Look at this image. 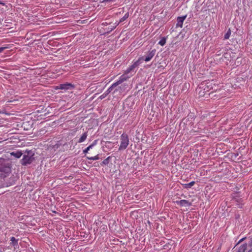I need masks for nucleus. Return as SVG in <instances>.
<instances>
[{
	"instance_id": "nucleus-13",
	"label": "nucleus",
	"mask_w": 252,
	"mask_h": 252,
	"mask_svg": "<svg viewBox=\"0 0 252 252\" xmlns=\"http://www.w3.org/2000/svg\"><path fill=\"white\" fill-rule=\"evenodd\" d=\"M97 142V140H94L93 143L89 146L87 148H86L85 150H83V153L86 154L88 153V152L90 150V149H92L94 146H95Z\"/></svg>"
},
{
	"instance_id": "nucleus-4",
	"label": "nucleus",
	"mask_w": 252,
	"mask_h": 252,
	"mask_svg": "<svg viewBox=\"0 0 252 252\" xmlns=\"http://www.w3.org/2000/svg\"><path fill=\"white\" fill-rule=\"evenodd\" d=\"M121 144L119 148V150H125L129 144V138L127 134L123 133L120 137Z\"/></svg>"
},
{
	"instance_id": "nucleus-25",
	"label": "nucleus",
	"mask_w": 252,
	"mask_h": 252,
	"mask_svg": "<svg viewBox=\"0 0 252 252\" xmlns=\"http://www.w3.org/2000/svg\"><path fill=\"white\" fill-rule=\"evenodd\" d=\"M6 48H7V47H0V53H1Z\"/></svg>"
},
{
	"instance_id": "nucleus-3",
	"label": "nucleus",
	"mask_w": 252,
	"mask_h": 252,
	"mask_svg": "<svg viewBox=\"0 0 252 252\" xmlns=\"http://www.w3.org/2000/svg\"><path fill=\"white\" fill-rule=\"evenodd\" d=\"M196 91L199 97H204L211 94V93H208L209 91V86L205 83H202Z\"/></svg>"
},
{
	"instance_id": "nucleus-16",
	"label": "nucleus",
	"mask_w": 252,
	"mask_h": 252,
	"mask_svg": "<svg viewBox=\"0 0 252 252\" xmlns=\"http://www.w3.org/2000/svg\"><path fill=\"white\" fill-rule=\"evenodd\" d=\"M88 136L87 132H84L82 135L81 136V137L79 138L78 142V143H82L84 142L87 138Z\"/></svg>"
},
{
	"instance_id": "nucleus-10",
	"label": "nucleus",
	"mask_w": 252,
	"mask_h": 252,
	"mask_svg": "<svg viewBox=\"0 0 252 252\" xmlns=\"http://www.w3.org/2000/svg\"><path fill=\"white\" fill-rule=\"evenodd\" d=\"M187 17V15L178 17L177 19V23L176 25V27L182 28L184 20Z\"/></svg>"
},
{
	"instance_id": "nucleus-33",
	"label": "nucleus",
	"mask_w": 252,
	"mask_h": 252,
	"mask_svg": "<svg viewBox=\"0 0 252 252\" xmlns=\"http://www.w3.org/2000/svg\"><path fill=\"white\" fill-rule=\"evenodd\" d=\"M1 175H2V174H1ZM3 175H4L3 177H6V175H5L4 174H3Z\"/></svg>"
},
{
	"instance_id": "nucleus-9",
	"label": "nucleus",
	"mask_w": 252,
	"mask_h": 252,
	"mask_svg": "<svg viewBox=\"0 0 252 252\" xmlns=\"http://www.w3.org/2000/svg\"><path fill=\"white\" fill-rule=\"evenodd\" d=\"M74 88L73 85H72L71 83H66V84H60L59 86V89L61 90H71Z\"/></svg>"
},
{
	"instance_id": "nucleus-11",
	"label": "nucleus",
	"mask_w": 252,
	"mask_h": 252,
	"mask_svg": "<svg viewBox=\"0 0 252 252\" xmlns=\"http://www.w3.org/2000/svg\"><path fill=\"white\" fill-rule=\"evenodd\" d=\"M176 203L181 206H190L191 205V203L186 200H178Z\"/></svg>"
},
{
	"instance_id": "nucleus-14",
	"label": "nucleus",
	"mask_w": 252,
	"mask_h": 252,
	"mask_svg": "<svg viewBox=\"0 0 252 252\" xmlns=\"http://www.w3.org/2000/svg\"><path fill=\"white\" fill-rule=\"evenodd\" d=\"M195 184V182L194 181H191L190 182H189V183H187V184H182L183 187L185 188V189H189V188H191V187H192Z\"/></svg>"
},
{
	"instance_id": "nucleus-20",
	"label": "nucleus",
	"mask_w": 252,
	"mask_h": 252,
	"mask_svg": "<svg viewBox=\"0 0 252 252\" xmlns=\"http://www.w3.org/2000/svg\"><path fill=\"white\" fill-rule=\"evenodd\" d=\"M231 30L230 29H229L226 32V33L224 34V39H227L229 38L230 34H231Z\"/></svg>"
},
{
	"instance_id": "nucleus-24",
	"label": "nucleus",
	"mask_w": 252,
	"mask_h": 252,
	"mask_svg": "<svg viewBox=\"0 0 252 252\" xmlns=\"http://www.w3.org/2000/svg\"><path fill=\"white\" fill-rule=\"evenodd\" d=\"M116 0H103V1L108 2V3H112L116 1Z\"/></svg>"
},
{
	"instance_id": "nucleus-32",
	"label": "nucleus",
	"mask_w": 252,
	"mask_h": 252,
	"mask_svg": "<svg viewBox=\"0 0 252 252\" xmlns=\"http://www.w3.org/2000/svg\"><path fill=\"white\" fill-rule=\"evenodd\" d=\"M164 161H165V162H166V160H165V159H163V162H164Z\"/></svg>"
},
{
	"instance_id": "nucleus-18",
	"label": "nucleus",
	"mask_w": 252,
	"mask_h": 252,
	"mask_svg": "<svg viewBox=\"0 0 252 252\" xmlns=\"http://www.w3.org/2000/svg\"><path fill=\"white\" fill-rule=\"evenodd\" d=\"M129 16V13L128 12L126 13L125 14V15L122 18L120 19L119 23H122V22H124V21H125L126 19H127L128 18Z\"/></svg>"
},
{
	"instance_id": "nucleus-7",
	"label": "nucleus",
	"mask_w": 252,
	"mask_h": 252,
	"mask_svg": "<svg viewBox=\"0 0 252 252\" xmlns=\"http://www.w3.org/2000/svg\"><path fill=\"white\" fill-rule=\"evenodd\" d=\"M118 91V88H116L115 86H113L112 84L108 89L105 92L102 94H101L99 96V98L100 99H102L106 97L107 95L110 94V93L112 92V94H115L116 92Z\"/></svg>"
},
{
	"instance_id": "nucleus-6",
	"label": "nucleus",
	"mask_w": 252,
	"mask_h": 252,
	"mask_svg": "<svg viewBox=\"0 0 252 252\" xmlns=\"http://www.w3.org/2000/svg\"><path fill=\"white\" fill-rule=\"evenodd\" d=\"M131 76V75H129L127 73H126V72H125V73L124 74H123L122 75H121L120 76V77L119 78V80L117 82L114 83L113 84V85L116 88H118V91H119L120 89H121V87H118V86L120 84H122L124 81L127 80Z\"/></svg>"
},
{
	"instance_id": "nucleus-26",
	"label": "nucleus",
	"mask_w": 252,
	"mask_h": 252,
	"mask_svg": "<svg viewBox=\"0 0 252 252\" xmlns=\"http://www.w3.org/2000/svg\"><path fill=\"white\" fill-rule=\"evenodd\" d=\"M249 245L250 247H252V238L250 239Z\"/></svg>"
},
{
	"instance_id": "nucleus-27",
	"label": "nucleus",
	"mask_w": 252,
	"mask_h": 252,
	"mask_svg": "<svg viewBox=\"0 0 252 252\" xmlns=\"http://www.w3.org/2000/svg\"><path fill=\"white\" fill-rule=\"evenodd\" d=\"M101 25L102 26H107V25H109V24L108 23H107V22H103V23H102Z\"/></svg>"
},
{
	"instance_id": "nucleus-30",
	"label": "nucleus",
	"mask_w": 252,
	"mask_h": 252,
	"mask_svg": "<svg viewBox=\"0 0 252 252\" xmlns=\"http://www.w3.org/2000/svg\"><path fill=\"white\" fill-rule=\"evenodd\" d=\"M119 23H120L119 22V23H115V26H116V27H117V26L119 24Z\"/></svg>"
},
{
	"instance_id": "nucleus-31",
	"label": "nucleus",
	"mask_w": 252,
	"mask_h": 252,
	"mask_svg": "<svg viewBox=\"0 0 252 252\" xmlns=\"http://www.w3.org/2000/svg\"><path fill=\"white\" fill-rule=\"evenodd\" d=\"M238 156V154H236L235 155V157H237Z\"/></svg>"
},
{
	"instance_id": "nucleus-23",
	"label": "nucleus",
	"mask_w": 252,
	"mask_h": 252,
	"mask_svg": "<svg viewBox=\"0 0 252 252\" xmlns=\"http://www.w3.org/2000/svg\"><path fill=\"white\" fill-rule=\"evenodd\" d=\"M87 158L90 159V160H97L99 158V156H98V155L94 156V157H87Z\"/></svg>"
},
{
	"instance_id": "nucleus-34",
	"label": "nucleus",
	"mask_w": 252,
	"mask_h": 252,
	"mask_svg": "<svg viewBox=\"0 0 252 252\" xmlns=\"http://www.w3.org/2000/svg\"><path fill=\"white\" fill-rule=\"evenodd\" d=\"M243 239H241L240 240V242L242 241L243 240Z\"/></svg>"
},
{
	"instance_id": "nucleus-22",
	"label": "nucleus",
	"mask_w": 252,
	"mask_h": 252,
	"mask_svg": "<svg viewBox=\"0 0 252 252\" xmlns=\"http://www.w3.org/2000/svg\"><path fill=\"white\" fill-rule=\"evenodd\" d=\"M72 178H73V177H72L71 176H70V175L68 177H67V178H66L65 177V178H63V180H63V183H64V184H68V183H69V182H70L69 181V180L70 179H72Z\"/></svg>"
},
{
	"instance_id": "nucleus-19",
	"label": "nucleus",
	"mask_w": 252,
	"mask_h": 252,
	"mask_svg": "<svg viewBox=\"0 0 252 252\" xmlns=\"http://www.w3.org/2000/svg\"><path fill=\"white\" fill-rule=\"evenodd\" d=\"M116 28V26H114L112 27H109L105 29L106 31L105 33L108 34L110 33L113 30H114Z\"/></svg>"
},
{
	"instance_id": "nucleus-5",
	"label": "nucleus",
	"mask_w": 252,
	"mask_h": 252,
	"mask_svg": "<svg viewBox=\"0 0 252 252\" xmlns=\"http://www.w3.org/2000/svg\"><path fill=\"white\" fill-rule=\"evenodd\" d=\"M156 52V50L154 49L152 50L149 51L143 57H140L138 59L139 62L141 63L143 61L148 62L150 61L155 56Z\"/></svg>"
},
{
	"instance_id": "nucleus-8",
	"label": "nucleus",
	"mask_w": 252,
	"mask_h": 252,
	"mask_svg": "<svg viewBox=\"0 0 252 252\" xmlns=\"http://www.w3.org/2000/svg\"><path fill=\"white\" fill-rule=\"evenodd\" d=\"M141 63L138 60L136 62H134L132 64L129 66L125 71L126 73L128 74L131 72H134L135 68L138 66V65Z\"/></svg>"
},
{
	"instance_id": "nucleus-21",
	"label": "nucleus",
	"mask_w": 252,
	"mask_h": 252,
	"mask_svg": "<svg viewBox=\"0 0 252 252\" xmlns=\"http://www.w3.org/2000/svg\"><path fill=\"white\" fill-rule=\"evenodd\" d=\"M166 38L165 37H163L161 38V39L159 41L158 44L161 46H164L166 43Z\"/></svg>"
},
{
	"instance_id": "nucleus-28",
	"label": "nucleus",
	"mask_w": 252,
	"mask_h": 252,
	"mask_svg": "<svg viewBox=\"0 0 252 252\" xmlns=\"http://www.w3.org/2000/svg\"><path fill=\"white\" fill-rule=\"evenodd\" d=\"M186 175H187V174H183V175L182 176L181 178H182V179H184V178H185L186 177Z\"/></svg>"
},
{
	"instance_id": "nucleus-12",
	"label": "nucleus",
	"mask_w": 252,
	"mask_h": 252,
	"mask_svg": "<svg viewBox=\"0 0 252 252\" xmlns=\"http://www.w3.org/2000/svg\"><path fill=\"white\" fill-rule=\"evenodd\" d=\"M10 155L16 158H19L22 156L23 153L21 151H17L10 153Z\"/></svg>"
},
{
	"instance_id": "nucleus-15",
	"label": "nucleus",
	"mask_w": 252,
	"mask_h": 252,
	"mask_svg": "<svg viewBox=\"0 0 252 252\" xmlns=\"http://www.w3.org/2000/svg\"><path fill=\"white\" fill-rule=\"evenodd\" d=\"M112 158V156H109V157H107L106 159H105L102 162V163L100 164L101 165H107L110 163V162L111 161Z\"/></svg>"
},
{
	"instance_id": "nucleus-1",
	"label": "nucleus",
	"mask_w": 252,
	"mask_h": 252,
	"mask_svg": "<svg viewBox=\"0 0 252 252\" xmlns=\"http://www.w3.org/2000/svg\"><path fill=\"white\" fill-rule=\"evenodd\" d=\"M35 160L34 153L32 151H26L20 162L22 165L26 166Z\"/></svg>"
},
{
	"instance_id": "nucleus-17",
	"label": "nucleus",
	"mask_w": 252,
	"mask_h": 252,
	"mask_svg": "<svg viewBox=\"0 0 252 252\" xmlns=\"http://www.w3.org/2000/svg\"><path fill=\"white\" fill-rule=\"evenodd\" d=\"M10 241H11L10 245H12L13 246H17L18 245V240L15 239V237H11L10 238Z\"/></svg>"
},
{
	"instance_id": "nucleus-35",
	"label": "nucleus",
	"mask_w": 252,
	"mask_h": 252,
	"mask_svg": "<svg viewBox=\"0 0 252 252\" xmlns=\"http://www.w3.org/2000/svg\"><path fill=\"white\" fill-rule=\"evenodd\" d=\"M248 252H252V250H250Z\"/></svg>"
},
{
	"instance_id": "nucleus-29",
	"label": "nucleus",
	"mask_w": 252,
	"mask_h": 252,
	"mask_svg": "<svg viewBox=\"0 0 252 252\" xmlns=\"http://www.w3.org/2000/svg\"><path fill=\"white\" fill-rule=\"evenodd\" d=\"M0 4H1L2 5H4L5 4L2 1L0 0Z\"/></svg>"
},
{
	"instance_id": "nucleus-2",
	"label": "nucleus",
	"mask_w": 252,
	"mask_h": 252,
	"mask_svg": "<svg viewBox=\"0 0 252 252\" xmlns=\"http://www.w3.org/2000/svg\"><path fill=\"white\" fill-rule=\"evenodd\" d=\"M11 161L8 159L0 158V172L4 173L11 172Z\"/></svg>"
}]
</instances>
